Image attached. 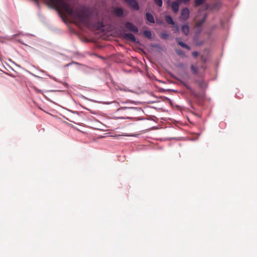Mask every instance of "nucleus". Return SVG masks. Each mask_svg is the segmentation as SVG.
<instances>
[{"label":"nucleus","instance_id":"aec40b11","mask_svg":"<svg viewBox=\"0 0 257 257\" xmlns=\"http://www.w3.org/2000/svg\"><path fill=\"white\" fill-rule=\"evenodd\" d=\"M215 28V26L213 27L212 28H211V31L209 32H206V33L207 34V35H208V37L209 38L210 37V36H211L212 35V31L213 30V29H214Z\"/></svg>","mask_w":257,"mask_h":257},{"label":"nucleus","instance_id":"b1692460","mask_svg":"<svg viewBox=\"0 0 257 257\" xmlns=\"http://www.w3.org/2000/svg\"><path fill=\"white\" fill-rule=\"evenodd\" d=\"M181 52V51H177V53L180 55V54H181V52Z\"/></svg>","mask_w":257,"mask_h":257},{"label":"nucleus","instance_id":"5701e85b","mask_svg":"<svg viewBox=\"0 0 257 257\" xmlns=\"http://www.w3.org/2000/svg\"><path fill=\"white\" fill-rule=\"evenodd\" d=\"M190 69L193 71V65L190 66Z\"/></svg>","mask_w":257,"mask_h":257},{"label":"nucleus","instance_id":"393cba45","mask_svg":"<svg viewBox=\"0 0 257 257\" xmlns=\"http://www.w3.org/2000/svg\"><path fill=\"white\" fill-rule=\"evenodd\" d=\"M195 135V133H194V135ZM197 138H195V137L194 136V139H193V140L195 141V140H196Z\"/></svg>","mask_w":257,"mask_h":257},{"label":"nucleus","instance_id":"9b49d317","mask_svg":"<svg viewBox=\"0 0 257 257\" xmlns=\"http://www.w3.org/2000/svg\"><path fill=\"white\" fill-rule=\"evenodd\" d=\"M114 13L117 16L121 17L123 15V11L121 8H117L114 10Z\"/></svg>","mask_w":257,"mask_h":257},{"label":"nucleus","instance_id":"0eeeda50","mask_svg":"<svg viewBox=\"0 0 257 257\" xmlns=\"http://www.w3.org/2000/svg\"><path fill=\"white\" fill-rule=\"evenodd\" d=\"M189 16V11L187 8L183 9L181 11L180 19L182 20H186Z\"/></svg>","mask_w":257,"mask_h":257},{"label":"nucleus","instance_id":"412c9836","mask_svg":"<svg viewBox=\"0 0 257 257\" xmlns=\"http://www.w3.org/2000/svg\"><path fill=\"white\" fill-rule=\"evenodd\" d=\"M198 54H199L198 52L196 51H194V53H193L194 59L196 58L197 57Z\"/></svg>","mask_w":257,"mask_h":257},{"label":"nucleus","instance_id":"1a4fd4ad","mask_svg":"<svg viewBox=\"0 0 257 257\" xmlns=\"http://www.w3.org/2000/svg\"><path fill=\"white\" fill-rule=\"evenodd\" d=\"M146 19L148 21H149V22H150L151 23H155L154 18L151 14H150L148 12L146 14Z\"/></svg>","mask_w":257,"mask_h":257},{"label":"nucleus","instance_id":"39448f33","mask_svg":"<svg viewBox=\"0 0 257 257\" xmlns=\"http://www.w3.org/2000/svg\"><path fill=\"white\" fill-rule=\"evenodd\" d=\"M127 2L129 6L133 9L138 11L139 10L140 7L139 4L136 0H124Z\"/></svg>","mask_w":257,"mask_h":257},{"label":"nucleus","instance_id":"a211bd4d","mask_svg":"<svg viewBox=\"0 0 257 257\" xmlns=\"http://www.w3.org/2000/svg\"><path fill=\"white\" fill-rule=\"evenodd\" d=\"M178 3H179L180 4H181L182 3L183 4H187L190 0H176Z\"/></svg>","mask_w":257,"mask_h":257},{"label":"nucleus","instance_id":"f03ea898","mask_svg":"<svg viewBox=\"0 0 257 257\" xmlns=\"http://www.w3.org/2000/svg\"><path fill=\"white\" fill-rule=\"evenodd\" d=\"M208 55V50L204 49L201 53L199 60L195 65L194 64V83L199 89L198 92L194 89V101L195 99L199 105H201L203 103L205 98L206 91L208 87V83L204 78Z\"/></svg>","mask_w":257,"mask_h":257},{"label":"nucleus","instance_id":"a878e982","mask_svg":"<svg viewBox=\"0 0 257 257\" xmlns=\"http://www.w3.org/2000/svg\"><path fill=\"white\" fill-rule=\"evenodd\" d=\"M193 114H194V115H197V114H196V113H195L194 112V113H193Z\"/></svg>","mask_w":257,"mask_h":257},{"label":"nucleus","instance_id":"2eb2a0df","mask_svg":"<svg viewBox=\"0 0 257 257\" xmlns=\"http://www.w3.org/2000/svg\"><path fill=\"white\" fill-rule=\"evenodd\" d=\"M131 109V108H130V107H121V108H118L117 110V111L118 112H121V111H125L126 112L128 110H130Z\"/></svg>","mask_w":257,"mask_h":257},{"label":"nucleus","instance_id":"4be33fe9","mask_svg":"<svg viewBox=\"0 0 257 257\" xmlns=\"http://www.w3.org/2000/svg\"><path fill=\"white\" fill-rule=\"evenodd\" d=\"M167 37V35L166 34H162V37L164 38H166Z\"/></svg>","mask_w":257,"mask_h":257},{"label":"nucleus","instance_id":"423d86ee","mask_svg":"<svg viewBox=\"0 0 257 257\" xmlns=\"http://www.w3.org/2000/svg\"><path fill=\"white\" fill-rule=\"evenodd\" d=\"M122 37L123 38L126 40L130 41L132 42H136L135 36L131 33H124Z\"/></svg>","mask_w":257,"mask_h":257},{"label":"nucleus","instance_id":"f257e3e1","mask_svg":"<svg viewBox=\"0 0 257 257\" xmlns=\"http://www.w3.org/2000/svg\"><path fill=\"white\" fill-rule=\"evenodd\" d=\"M50 8L60 10L76 19L78 23L89 28L96 30H102L104 27L102 21H98L92 24L89 20V12L85 7L80 9H74L70 5V0H42Z\"/></svg>","mask_w":257,"mask_h":257},{"label":"nucleus","instance_id":"dca6fc26","mask_svg":"<svg viewBox=\"0 0 257 257\" xmlns=\"http://www.w3.org/2000/svg\"><path fill=\"white\" fill-rule=\"evenodd\" d=\"M155 4L159 7H161L163 5L162 0H154Z\"/></svg>","mask_w":257,"mask_h":257},{"label":"nucleus","instance_id":"f8f14e48","mask_svg":"<svg viewBox=\"0 0 257 257\" xmlns=\"http://www.w3.org/2000/svg\"><path fill=\"white\" fill-rule=\"evenodd\" d=\"M182 31L185 35H187L189 32V27L187 25L183 26L182 27Z\"/></svg>","mask_w":257,"mask_h":257},{"label":"nucleus","instance_id":"7ed1b4c3","mask_svg":"<svg viewBox=\"0 0 257 257\" xmlns=\"http://www.w3.org/2000/svg\"><path fill=\"white\" fill-rule=\"evenodd\" d=\"M207 17V14H205L203 17L200 20L197 21L195 26H194V29L196 28V30H194V45L200 46L204 43V40H199L198 39V35L202 32L201 26L205 21Z\"/></svg>","mask_w":257,"mask_h":257},{"label":"nucleus","instance_id":"ddd939ff","mask_svg":"<svg viewBox=\"0 0 257 257\" xmlns=\"http://www.w3.org/2000/svg\"><path fill=\"white\" fill-rule=\"evenodd\" d=\"M206 0H194V5L196 6H199L205 2Z\"/></svg>","mask_w":257,"mask_h":257},{"label":"nucleus","instance_id":"9d476101","mask_svg":"<svg viewBox=\"0 0 257 257\" xmlns=\"http://www.w3.org/2000/svg\"><path fill=\"white\" fill-rule=\"evenodd\" d=\"M165 20L166 22L168 24L172 25H175V22L174 20H173L172 18L169 16L167 15L165 17Z\"/></svg>","mask_w":257,"mask_h":257},{"label":"nucleus","instance_id":"f3484780","mask_svg":"<svg viewBox=\"0 0 257 257\" xmlns=\"http://www.w3.org/2000/svg\"><path fill=\"white\" fill-rule=\"evenodd\" d=\"M178 43L181 47H182L183 48H185L187 49H190V47L187 45L185 44L184 43L179 41V42H178Z\"/></svg>","mask_w":257,"mask_h":257},{"label":"nucleus","instance_id":"6e6552de","mask_svg":"<svg viewBox=\"0 0 257 257\" xmlns=\"http://www.w3.org/2000/svg\"><path fill=\"white\" fill-rule=\"evenodd\" d=\"M180 5L176 0L172 3L171 7L174 13H177L179 12Z\"/></svg>","mask_w":257,"mask_h":257},{"label":"nucleus","instance_id":"20e7f679","mask_svg":"<svg viewBox=\"0 0 257 257\" xmlns=\"http://www.w3.org/2000/svg\"><path fill=\"white\" fill-rule=\"evenodd\" d=\"M125 28L129 31L135 33H137L139 32L138 28L133 23L131 22H126L125 24Z\"/></svg>","mask_w":257,"mask_h":257},{"label":"nucleus","instance_id":"4468645a","mask_svg":"<svg viewBox=\"0 0 257 257\" xmlns=\"http://www.w3.org/2000/svg\"><path fill=\"white\" fill-rule=\"evenodd\" d=\"M143 34L146 37L149 39H151L152 38V33L150 31H144Z\"/></svg>","mask_w":257,"mask_h":257},{"label":"nucleus","instance_id":"6ab92c4d","mask_svg":"<svg viewBox=\"0 0 257 257\" xmlns=\"http://www.w3.org/2000/svg\"><path fill=\"white\" fill-rule=\"evenodd\" d=\"M173 31H174L175 33L176 32H177L179 31V27H178V26L177 25H176L175 24V25H173Z\"/></svg>","mask_w":257,"mask_h":257}]
</instances>
